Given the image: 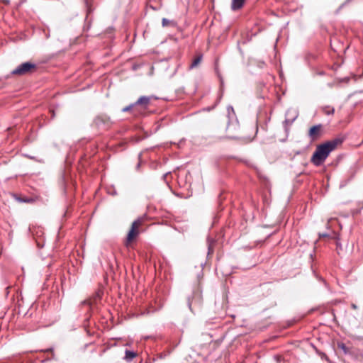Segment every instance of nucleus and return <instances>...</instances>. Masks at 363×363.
<instances>
[{"label":"nucleus","instance_id":"18","mask_svg":"<svg viewBox=\"0 0 363 363\" xmlns=\"http://www.w3.org/2000/svg\"><path fill=\"white\" fill-rule=\"evenodd\" d=\"M320 238H326L328 237V235L327 233H322L319 235Z\"/></svg>","mask_w":363,"mask_h":363},{"label":"nucleus","instance_id":"2","mask_svg":"<svg viewBox=\"0 0 363 363\" xmlns=\"http://www.w3.org/2000/svg\"><path fill=\"white\" fill-rule=\"evenodd\" d=\"M142 224V220L140 219H137L133 222L130 229L128 233L125 241L124 242L125 247H129L130 243L137 238L138 236L140 231L139 228Z\"/></svg>","mask_w":363,"mask_h":363},{"label":"nucleus","instance_id":"5","mask_svg":"<svg viewBox=\"0 0 363 363\" xmlns=\"http://www.w3.org/2000/svg\"><path fill=\"white\" fill-rule=\"evenodd\" d=\"M298 116V112L295 108H289L286 112V118L284 121V125L286 130H287L288 127L290 126L294 121L297 118Z\"/></svg>","mask_w":363,"mask_h":363},{"label":"nucleus","instance_id":"10","mask_svg":"<svg viewBox=\"0 0 363 363\" xmlns=\"http://www.w3.org/2000/svg\"><path fill=\"white\" fill-rule=\"evenodd\" d=\"M130 110H132V111H133V113L135 115H137V114L138 113V108H137V107H136V106H135V103H134V104H130V105H129V106H125V108H123V112H126V111H130Z\"/></svg>","mask_w":363,"mask_h":363},{"label":"nucleus","instance_id":"1","mask_svg":"<svg viewBox=\"0 0 363 363\" xmlns=\"http://www.w3.org/2000/svg\"><path fill=\"white\" fill-rule=\"evenodd\" d=\"M342 138H335L327 141L317 146L315 151L313 152L311 162L315 166L321 165L336 147L342 143Z\"/></svg>","mask_w":363,"mask_h":363},{"label":"nucleus","instance_id":"19","mask_svg":"<svg viewBox=\"0 0 363 363\" xmlns=\"http://www.w3.org/2000/svg\"><path fill=\"white\" fill-rule=\"evenodd\" d=\"M23 201H24V203H26V202H28L29 201L28 199H26V198H24Z\"/></svg>","mask_w":363,"mask_h":363},{"label":"nucleus","instance_id":"15","mask_svg":"<svg viewBox=\"0 0 363 363\" xmlns=\"http://www.w3.org/2000/svg\"><path fill=\"white\" fill-rule=\"evenodd\" d=\"M338 347L341 349L345 354L349 353V349L347 347V346L344 343L338 344Z\"/></svg>","mask_w":363,"mask_h":363},{"label":"nucleus","instance_id":"3","mask_svg":"<svg viewBox=\"0 0 363 363\" xmlns=\"http://www.w3.org/2000/svg\"><path fill=\"white\" fill-rule=\"evenodd\" d=\"M202 303V294L199 287H197L192 293V296L187 298L188 306L191 311L193 312V305L201 306Z\"/></svg>","mask_w":363,"mask_h":363},{"label":"nucleus","instance_id":"21","mask_svg":"<svg viewBox=\"0 0 363 363\" xmlns=\"http://www.w3.org/2000/svg\"><path fill=\"white\" fill-rule=\"evenodd\" d=\"M352 307L353 308H356V306H355L354 304H352Z\"/></svg>","mask_w":363,"mask_h":363},{"label":"nucleus","instance_id":"9","mask_svg":"<svg viewBox=\"0 0 363 363\" xmlns=\"http://www.w3.org/2000/svg\"><path fill=\"white\" fill-rule=\"evenodd\" d=\"M137 356V353L133 351L130 350H125V357L124 359H125L127 362H130L133 360V358H135Z\"/></svg>","mask_w":363,"mask_h":363},{"label":"nucleus","instance_id":"8","mask_svg":"<svg viewBox=\"0 0 363 363\" xmlns=\"http://www.w3.org/2000/svg\"><path fill=\"white\" fill-rule=\"evenodd\" d=\"M36 69V65L31 62H24V74L27 72H33Z\"/></svg>","mask_w":363,"mask_h":363},{"label":"nucleus","instance_id":"20","mask_svg":"<svg viewBox=\"0 0 363 363\" xmlns=\"http://www.w3.org/2000/svg\"><path fill=\"white\" fill-rule=\"evenodd\" d=\"M140 163H138V164H137L136 168L138 169H139V167H140Z\"/></svg>","mask_w":363,"mask_h":363},{"label":"nucleus","instance_id":"4","mask_svg":"<svg viewBox=\"0 0 363 363\" xmlns=\"http://www.w3.org/2000/svg\"><path fill=\"white\" fill-rule=\"evenodd\" d=\"M153 98V96H141L138 101L135 103L138 113H143L145 111L147 108V106L150 102V100Z\"/></svg>","mask_w":363,"mask_h":363},{"label":"nucleus","instance_id":"12","mask_svg":"<svg viewBox=\"0 0 363 363\" xmlns=\"http://www.w3.org/2000/svg\"><path fill=\"white\" fill-rule=\"evenodd\" d=\"M162 24L163 27H167V26H174L175 23L173 21H170L167 18H162Z\"/></svg>","mask_w":363,"mask_h":363},{"label":"nucleus","instance_id":"11","mask_svg":"<svg viewBox=\"0 0 363 363\" xmlns=\"http://www.w3.org/2000/svg\"><path fill=\"white\" fill-rule=\"evenodd\" d=\"M201 59H202L201 55H199L196 57H195L190 65V68L193 69V68L196 67L201 63Z\"/></svg>","mask_w":363,"mask_h":363},{"label":"nucleus","instance_id":"7","mask_svg":"<svg viewBox=\"0 0 363 363\" xmlns=\"http://www.w3.org/2000/svg\"><path fill=\"white\" fill-rule=\"evenodd\" d=\"M245 0H232L231 9L233 11L240 9L245 4Z\"/></svg>","mask_w":363,"mask_h":363},{"label":"nucleus","instance_id":"14","mask_svg":"<svg viewBox=\"0 0 363 363\" xmlns=\"http://www.w3.org/2000/svg\"><path fill=\"white\" fill-rule=\"evenodd\" d=\"M12 74H23V64H21L18 66V67L13 70L11 72Z\"/></svg>","mask_w":363,"mask_h":363},{"label":"nucleus","instance_id":"16","mask_svg":"<svg viewBox=\"0 0 363 363\" xmlns=\"http://www.w3.org/2000/svg\"><path fill=\"white\" fill-rule=\"evenodd\" d=\"M44 352H50V353H51V355H52V357H51V358H53V357H54L53 348L50 347V348L46 349L45 350H44Z\"/></svg>","mask_w":363,"mask_h":363},{"label":"nucleus","instance_id":"17","mask_svg":"<svg viewBox=\"0 0 363 363\" xmlns=\"http://www.w3.org/2000/svg\"><path fill=\"white\" fill-rule=\"evenodd\" d=\"M228 110V115L230 116V113H232L233 114H235V112H234V110H233V108L230 106H229L227 108Z\"/></svg>","mask_w":363,"mask_h":363},{"label":"nucleus","instance_id":"13","mask_svg":"<svg viewBox=\"0 0 363 363\" xmlns=\"http://www.w3.org/2000/svg\"><path fill=\"white\" fill-rule=\"evenodd\" d=\"M323 111L326 115H332L334 113L335 109L333 107L325 106L323 108Z\"/></svg>","mask_w":363,"mask_h":363},{"label":"nucleus","instance_id":"6","mask_svg":"<svg viewBox=\"0 0 363 363\" xmlns=\"http://www.w3.org/2000/svg\"><path fill=\"white\" fill-rule=\"evenodd\" d=\"M322 134V125L318 124L311 127L308 131V137L311 141L318 140Z\"/></svg>","mask_w":363,"mask_h":363}]
</instances>
